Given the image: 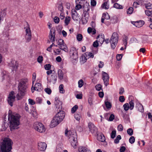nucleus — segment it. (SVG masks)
Listing matches in <instances>:
<instances>
[{
    "instance_id": "obj_1",
    "label": "nucleus",
    "mask_w": 152,
    "mask_h": 152,
    "mask_svg": "<svg viewBox=\"0 0 152 152\" xmlns=\"http://www.w3.org/2000/svg\"><path fill=\"white\" fill-rule=\"evenodd\" d=\"M20 116L18 114H12L10 110L8 115V120L10 124V129L11 131L17 129L18 126L20 124Z\"/></svg>"
},
{
    "instance_id": "obj_2",
    "label": "nucleus",
    "mask_w": 152,
    "mask_h": 152,
    "mask_svg": "<svg viewBox=\"0 0 152 152\" xmlns=\"http://www.w3.org/2000/svg\"><path fill=\"white\" fill-rule=\"evenodd\" d=\"M13 142L9 138H5L0 144V152H10Z\"/></svg>"
},
{
    "instance_id": "obj_3",
    "label": "nucleus",
    "mask_w": 152,
    "mask_h": 152,
    "mask_svg": "<svg viewBox=\"0 0 152 152\" xmlns=\"http://www.w3.org/2000/svg\"><path fill=\"white\" fill-rule=\"evenodd\" d=\"M18 92L16 97L18 100L21 99L25 95L27 88L26 81L24 80H21L19 83L18 86Z\"/></svg>"
},
{
    "instance_id": "obj_4",
    "label": "nucleus",
    "mask_w": 152,
    "mask_h": 152,
    "mask_svg": "<svg viewBox=\"0 0 152 152\" xmlns=\"http://www.w3.org/2000/svg\"><path fill=\"white\" fill-rule=\"evenodd\" d=\"M65 134L66 136L69 137V139L71 142V145L74 148L77 147V135L76 132L71 131H68L66 130L65 132Z\"/></svg>"
},
{
    "instance_id": "obj_5",
    "label": "nucleus",
    "mask_w": 152,
    "mask_h": 152,
    "mask_svg": "<svg viewBox=\"0 0 152 152\" xmlns=\"http://www.w3.org/2000/svg\"><path fill=\"white\" fill-rule=\"evenodd\" d=\"M65 116L64 112L61 111L58 112L51 121V124L50 125L52 127H54L57 126L62 121Z\"/></svg>"
},
{
    "instance_id": "obj_6",
    "label": "nucleus",
    "mask_w": 152,
    "mask_h": 152,
    "mask_svg": "<svg viewBox=\"0 0 152 152\" xmlns=\"http://www.w3.org/2000/svg\"><path fill=\"white\" fill-rule=\"evenodd\" d=\"M118 40V34L116 32L113 33L110 39V42L111 44V47L113 49L115 48Z\"/></svg>"
},
{
    "instance_id": "obj_7",
    "label": "nucleus",
    "mask_w": 152,
    "mask_h": 152,
    "mask_svg": "<svg viewBox=\"0 0 152 152\" xmlns=\"http://www.w3.org/2000/svg\"><path fill=\"white\" fill-rule=\"evenodd\" d=\"M34 128L36 130L40 133L45 132V130L44 125L41 123L36 122L34 124Z\"/></svg>"
},
{
    "instance_id": "obj_8",
    "label": "nucleus",
    "mask_w": 152,
    "mask_h": 152,
    "mask_svg": "<svg viewBox=\"0 0 152 152\" xmlns=\"http://www.w3.org/2000/svg\"><path fill=\"white\" fill-rule=\"evenodd\" d=\"M27 26L24 28L26 32L25 37L27 41L29 42L31 39V34L30 29L29 27V26L28 23H27Z\"/></svg>"
},
{
    "instance_id": "obj_9",
    "label": "nucleus",
    "mask_w": 152,
    "mask_h": 152,
    "mask_svg": "<svg viewBox=\"0 0 152 152\" xmlns=\"http://www.w3.org/2000/svg\"><path fill=\"white\" fill-rule=\"evenodd\" d=\"M15 98L14 92L13 91H11L9 94L7 100L9 104L11 107L13 105V103L15 100Z\"/></svg>"
},
{
    "instance_id": "obj_10",
    "label": "nucleus",
    "mask_w": 152,
    "mask_h": 152,
    "mask_svg": "<svg viewBox=\"0 0 152 152\" xmlns=\"http://www.w3.org/2000/svg\"><path fill=\"white\" fill-rule=\"evenodd\" d=\"M90 6L88 3L86 2L83 4V10L84 14V17H87L88 16V11L90 10Z\"/></svg>"
},
{
    "instance_id": "obj_11",
    "label": "nucleus",
    "mask_w": 152,
    "mask_h": 152,
    "mask_svg": "<svg viewBox=\"0 0 152 152\" xmlns=\"http://www.w3.org/2000/svg\"><path fill=\"white\" fill-rule=\"evenodd\" d=\"M46 144L44 142H39L38 143V149L40 151H45L47 148Z\"/></svg>"
},
{
    "instance_id": "obj_12",
    "label": "nucleus",
    "mask_w": 152,
    "mask_h": 152,
    "mask_svg": "<svg viewBox=\"0 0 152 152\" xmlns=\"http://www.w3.org/2000/svg\"><path fill=\"white\" fill-rule=\"evenodd\" d=\"M102 79L104 85L107 86L109 84V77L108 74L104 72H102Z\"/></svg>"
},
{
    "instance_id": "obj_13",
    "label": "nucleus",
    "mask_w": 152,
    "mask_h": 152,
    "mask_svg": "<svg viewBox=\"0 0 152 152\" xmlns=\"http://www.w3.org/2000/svg\"><path fill=\"white\" fill-rule=\"evenodd\" d=\"M31 91L32 93L34 92V90L37 91H40L42 90V87L41 85L39 83H36L34 85V87H32L31 88Z\"/></svg>"
},
{
    "instance_id": "obj_14",
    "label": "nucleus",
    "mask_w": 152,
    "mask_h": 152,
    "mask_svg": "<svg viewBox=\"0 0 152 152\" xmlns=\"http://www.w3.org/2000/svg\"><path fill=\"white\" fill-rule=\"evenodd\" d=\"M88 127L90 131L92 133H96L97 132V129L93 123H89L88 124Z\"/></svg>"
},
{
    "instance_id": "obj_15",
    "label": "nucleus",
    "mask_w": 152,
    "mask_h": 152,
    "mask_svg": "<svg viewBox=\"0 0 152 152\" xmlns=\"http://www.w3.org/2000/svg\"><path fill=\"white\" fill-rule=\"evenodd\" d=\"M54 103L57 108L59 110L61 109L62 102L59 100L58 97H56L55 98Z\"/></svg>"
},
{
    "instance_id": "obj_16",
    "label": "nucleus",
    "mask_w": 152,
    "mask_h": 152,
    "mask_svg": "<svg viewBox=\"0 0 152 152\" xmlns=\"http://www.w3.org/2000/svg\"><path fill=\"white\" fill-rule=\"evenodd\" d=\"M9 66L10 67H12V70H16L18 66V64L17 61L15 60H12L9 64Z\"/></svg>"
},
{
    "instance_id": "obj_17",
    "label": "nucleus",
    "mask_w": 152,
    "mask_h": 152,
    "mask_svg": "<svg viewBox=\"0 0 152 152\" xmlns=\"http://www.w3.org/2000/svg\"><path fill=\"white\" fill-rule=\"evenodd\" d=\"M133 97L132 96H130L129 97V109L130 110H132L134 108V101L132 99Z\"/></svg>"
},
{
    "instance_id": "obj_18",
    "label": "nucleus",
    "mask_w": 152,
    "mask_h": 152,
    "mask_svg": "<svg viewBox=\"0 0 152 152\" xmlns=\"http://www.w3.org/2000/svg\"><path fill=\"white\" fill-rule=\"evenodd\" d=\"M88 56L86 55V54L82 55L80 58V62L82 64H83L86 62L87 60Z\"/></svg>"
},
{
    "instance_id": "obj_19",
    "label": "nucleus",
    "mask_w": 152,
    "mask_h": 152,
    "mask_svg": "<svg viewBox=\"0 0 152 152\" xmlns=\"http://www.w3.org/2000/svg\"><path fill=\"white\" fill-rule=\"evenodd\" d=\"M57 77L56 74L53 73L52 75H51V79L49 82H52L53 84H55L56 81Z\"/></svg>"
},
{
    "instance_id": "obj_20",
    "label": "nucleus",
    "mask_w": 152,
    "mask_h": 152,
    "mask_svg": "<svg viewBox=\"0 0 152 152\" xmlns=\"http://www.w3.org/2000/svg\"><path fill=\"white\" fill-rule=\"evenodd\" d=\"M55 31L52 33V30L51 29L50 31V34H49V37L50 40H52V42H53L55 41Z\"/></svg>"
},
{
    "instance_id": "obj_21",
    "label": "nucleus",
    "mask_w": 152,
    "mask_h": 152,
    "mask_svg": "<svg viewBox=\"0 0 152 152\" xmlns=\"http://www.w3.org/2000/svg\"><path fill=\"white\" fill-rule=\"evenodd\" d=\"M70 57L71 58L73 59L74 60L76 61L78 59V52L77 50L76 51V54H75L74 53H73L72 54H70Z\"/></svg>"
},
{
    "instance_id": "obj_22",
    "label": "nucleus",
    "mask_w": 152,
    "mask_h": 152,
    "mask_svg": "<svg viewBox=\"0 0 152 152\" xmlns=\"http://www.w3.org/2000/svg\"><path fill=\"white\" fill-rule=\"evenodd\" d=\"M99 38V42L101 44H102L104 41V35H101L100 36L99 35H98L96 37V39L98 40Z\"/></svg>"
},
{
    "instance_id": "obj_23",
    "label": "nucleus",
    "mask_w": 152,
    "mask_h": 152,
    "mask_svg": "<svg viewBox=\"0 0 152 152\" xmlns=\"http://www.w3.org/2000/svg\"><path fill=\"white\" fill-rule=\"evenodd\" d=\"M58 78L59 79L61 80L63 78L64 73L61 69H58Z\"/></svg>"
},
{
    "instance_id": "obj_24",
    "label": "nucleus",
    "mask_w": 152,
    "mask_h": 152,
    "mask_svg": "<svg viewBox=\"0 0 152 152\" xmlns=\"http://www.w3.org/2000/svg\"><path fill=\"white\" fill-rule=\"evenodd\" d=\"M58 48L65 52H68L69 51L68 48L66 45L65 43L63 44L62 46H60V47H58Z\"/></svg>"
},
{
    "instance_id": "obj_25",
    "label": "nucleus",
    "mask_w": 152,
    "mask_h": 152,
    "mask_svg": "<svg viewBox=\"0 0 152 152\" xmlns=\"http://www.w3.org/2000/svg\"><path fill=\"white\" fill-rule=\"evenodd\" d=\"M143 1L142 0H138V2H134L133 4V6L134 7L136 8L137 7V5L139 4H142Z\"/></svg>"
},
{
    "instance_id": "obj_26",
    "label": "nucleus",
    "mask_w": 152,
    "mask_h": 152,
    "mask_svg": "<svg viewBox=\"0 0 152 152\" xmlns=\"http://www.w3.org/2000/svg\"><path fill=\"white\" fill-rule=\"evenodd\" d=\"M128 39V37L125 35H124L123 38V44L125 46L124 49H126L127 44V41Z\"/></svg>"
},
{
    "instance_id": "obj_27",
    "label": "nucleus",
    "mask_w": 152,
    "mask_h": 152,
    "mask_svg": "<svg viewBox=\"0 0 152 152\" xmlns=\"http://www.w3.org/2000/svg\"><path fill=\"white\" fill-rule=\"evenodd\" d=\"M137 107L138 110L140 112L142 113L144 112V108L142 105L140 103L137 104Z\"/></svg>"
},
{
    "instance_id": "obj_28",
    "label": "nucleus",
    "mask_w": 152,
    "mask_h": 152,
    "mask_svg": "<svg viewBox=\"0 0 152 152\" xmlns=\"http://www.w3.org/2000/svg\"><path fill=\"white\" fill-rule=\"evenodd\" d=\"M102 7L103 9H107L109 8V5L108 4V2L105 1L104 3L102 4Z\"/></svg>"
},
{
    "instance_id": "obj_29",
    "label": "nucleus",
    "mask_w": 152,
    "mask_h": 152,
    "mask_svg": "<svg viewBox=\"0 0 152 152\" xmlns=\"http://www.w3.org/2000/svg\"><path fill=\"white\" fill-rule=\"evenodd\" d=\"M98 140L101 142H104L105 140V137L103 134H101L98 136Z\"/></svg>"
},
{
    "instance_id": "obj_30",
    "label": "nucleus",
    "mask_w": 152,
    "mask_h": 152,
    "mask_svg": "<svg viewBox=\"0 0 152 152\" xmlns=\"http://www.w3.org/2000/svg\"><path fill=\"white\" fill-rule=\"evenodd\" d=\"M78 15V13H76L75 14L74 13L72 14V18L74 21H77L78 20L79 18Z\"/></svg>"
},
{
    "instance_id": "obj_31",
    "label": "nucleus",
    "mask_w": 152,
    "mask_h": 152,
    "mask_svg": "<svg viewBox=\"0 0 152 152\" xmlns=\"http://www.w3.org/2000/svg\"><path fill=\"white\" fill-rule=\"evenodd\" d=\"M79 151V152H90V151L88 150V149L85 147H82L80 148Z\"/></svg>"
},
{
    "instance_id": "obj_32",
    "label": "nucleus",
    "mask_w": 152,
    "mask_h": 152,
    "mask_svg": "<svg viewBox=\"0 0 152 152\" xmlns=\"http://www.w3.org/2000/svg\"><path fill=\"white\" fill-rule=\"evenodd\" d=\"M59 89L60 93L64 94V85L63 84H61L59 85Z\"/></svg>"
},
{
    "instance_id": "obj_33",
    "label": "nucleus",
    "mask_w": 152,
    "mask_h": 152,
    "mask_svg": "<svg viewBox=\"0 0 152 152\" xmlns=\"http://www.w3.org/2000/svg\"><path fill=\"white\" fill-rule=\"evenodd\" d=\"M76 51H77V50L74 47H71L70 49L69 54H73V53H74L75 54H76Z\"/></svg>"
},
{
    "instance_id": "obj_34",
    "label": "nucleus",
    "mask_w": 152,
    "mask_h": 152,
    "mask_svg": "<svg viewBox=\"0 0 152 152\" xmlns=\"http://www.w3.org/2000/svg\"><path fill=\"white\" fill-rule=\"evenodd\" d=\"M70 20V18L69 16H66L65 18L64 23L66 26L69 23Z\"/></svg>"
},
{
    "instance_id": "obj_35",
    "label": "nucleus",
    "mask_w": 152,
    "mask_h": 152,
    "mask_svg": "<svg viewBox=\"0 0 152 152\" xmlns=\"http://www.w3.org/2000/svg\"><path fill=\"white\" fill-rule=\"evenodd\" d=\"M113 7L118 9H122V6L117 3L114 4L113 6Z\"/></svg>"
},
{
    "instance_id": "obj_36",
    "label": "nucleus",
    "mask_w": 152,
    "mask_h": 152,
    "mask_svg": "<svg viewBox=\"0 0 152 152\" xmlns=\"http://www.w3.org/2000/svg\"><path fill=\"white\" fill-rule=\"evenodd\" d=\"M29 113L32 114L34 117L36 116L37 115L36 110L34 108H33L31 111H30Z\"/></svg>"
},
{
    "instance_id": "obj_37",
    "label": "nucleus",
    "mask_w": 152,
    "mask_h": 152,
    "mask_svg": "<svg viewBox=\"0 0 152 152\" xmlns=\"http://www.w3.org/2000/svg\"><path fill=\"white\" fill-rule=\"evenodd\" d=\"M105 104L107 109H110L112 105L110 102L108 101H105Z\"/></svg>"
},
{
    "instance_id": "obj_38",
    "label": "nucleus",
    "mask_w": 152,
    "mask_h": 152,
    "mask_svg": "<svg viewBox=\"0 0 152 152\" xmlns=\"http://www.w3.org/2000/svg\"><path fill=\"white\" fill-rule=\"evenodd\" d=\"M121 139V137L120 135H118L115 139L114 142L115 143L117 144L119 142V140Z\"/></svg>"
},
{
    "instance_id": "obj_39",
    "label": "nucleus",
    "mask_w": 152,
    "mask_h": 152,
    "mask_svg": "<svg viewBox=\"0 0 152 152\" xmlns=\"http://www.w3.org/2000/svg\"><path fill=\"white\" fill-rule=\"evenodd\" d=\"M123 107L125 110L127 111L129 109V104L128 103H126L123 106Z\"/></svg>"
},
{
    "instance_id": "obj_40",
    "label": "nucleus",
    "mask_w": 152,
    "mask_h": 152,
    "mask_svg": "<svg viewBox=\"0 0 152 152\" xmlns=\"http://www.w3.org/2000/svg\"><path fill=\"white\" fill-rule=\"evenodd\" d=\"M78 108V106L77 105H75L71 109V112L72 113H74L76 110Z\"/></svg>"
},
{
    "instance_id": "obj_41",
    "label": "nucleus",
    "mask_w": 152,
    "mask_h": 152,
    "mask_svg": "<svg viewBox=\"0 0 152 152\" xmlns=\"http://www.w3.org/2000/svg\"><path fill=\"white\" fill-rule=\"evenodd\" d=\"M58 10L60 11L61 12H64L63 7L62 3L59 5L58 7Z\"/></svg>"
},
{
    "instance_id": "obj_42",
    "label": "nucleus",
    "mask_w": 152,
    "mask_h": 152,
    "mask_svg": "<svg viewBox=\"0 0 152 152\" xmlns=\"http://www.w3.org/2000/svg\"><path fill=\"white\" fill-rule=\"evenodd\" d=\"M65 43L64 40L61 39H60L58 40V47H60V46H62Z\"/></svg>"
},
{
    "instance_id": "obj_43",
    "label": "nucleus",
    "mask_w": 152,
    "mask_h": 152,
    "mask_svg": "<svg viewBox=\"0 0 152 152\" xmlns=\"http://www.w3.org/2000/svg\"><path fill=\"white\" fill-rule=\"evenodd\" d=\"M133 130L132 128H129L127 130V134L130 136H132L133 134Z\"/></svg>"
},
{
    "instance_id": "obj_44",
    "label": "nucleus",
    "mask_w": 152,
    "mask_h": 152,
    "mask_svg": "<svg viewBox=\"0 0 152 152\" xmlns=\"http://www.w3.org/2000/svg\"><path fill=\"white\" fill-rule=\"evenodd\" d=\"M83 37L82 35L81 34H78L77 36V39L78 41H80L82 39Z\"/></svg>"
},
{
    "instance_id": "obj_45",
    "label": "nucleus",
    "mask_w": 152,
    "mask_h": 152,
    "mask_svg": "<svg viewBox=\"0 0 152 152\" xmlns=\"http://www.w3.org/2000/svg\"><path fill=\"white\" fill-rule=\"evenodd\" d=\"M86 55L87 56H88V58H93L94 57V54L91 52H86Z\"/></svg>"
},
{
    "instance_id": "obj_46",
    "label": "nucleus",
    "mask_w": 152,
    "mask_h": 152,
    "mask_svg": "<svg viewBox=\"0 0 152 152\" xmlns=\"http://www.w3.org/2000/svg\"><path fill=\"white\" fill-rule=\"evenodd\" d=\"M103 17L106 20L109 19L110 18L109 15L108 13H103L102 14Z\"/></svg>"
},
{
    "instance_id": "obj_47",
    "label": "nucleus",
    "mask_w": 152,
    "mask_h": 152,
    "mask_svg": "<svg viewBox=\"0 0 152 152\" xmlns=\"http://www.w3.org/2000/svg\"><path fill=\"white\" fill-rule=\"evenodd\" d=\"M83 80L82 79L80 80L78 82V87L80 88H81L83 86Z\"/></svg>"
},
{
    "instance_id": "obj_48",
    "label": "nucleus",
    "mask_w": 152,
    "mask_h": 152,
    "mask_svg": "<svg viewBox=\"0 0 152 152\" xmlns=\"http://www.w3.org/2000/svg\"><path fill=\"white\" fill-rule=\"evenodd\" d=\"M135 140L134 137V136H131L129 139V141L130 143L131 144L133 143Z\"/></svg>"
},
{
    "instance_id": "obj_49",
    "label": "nucleus",
    "mask_w": 152,
    "mask_h": 152,
    "mask_svg": "<svg viewBox=\"0 0 152 152\" xmlns=\"http://www.w3.org/2000/svg\"><path fill=\"white\" fill-rule=\"evenodd\" d=\"M116 131L115 130H113L111 133V137L113 139L114 138L115 136L116 135Z\"/></svg>"
},
{
    "instance_id": "obj_50",
    "label": "nucleus",
    "mask_w": 152,
    "mask_h": 152,
    "mask_svg": "<svg viewBox=\"0 0 152 152\" xmlns=\"http://www.w3.org/2000/svg\"><path fill=\"white\" fill-rule=\"evenodd\" d=\"M95 88L98 91H100L101 90H102V86L100 84H98L96 85V86Z\"/></svg>"
},
{
    "instance_id": "obj_51",
    "label": "nucleus",
    "mask_w": 152,
    "mask_h": 152,
    "mask_svg": "<svg viewBox=\"0 0 152 152\" xmlns=\"http://www.w3.org/2000/svg\"><path fill=\"white\" fill-rule=\"evenodd\" d=\"M51 66L50 64H46L44 66L45 69L46 70H49L51 68Z\"/></svg>"
},
{
    "instance_id": "obj_52",
    "label": "nucleus",
    "mask_w": 152,
    "mask_h": 152,
    "mask_svg": "<svg viewBox=\"0 0 152 152\" xmlns=\"http://www.w3.org/2000/svg\"><path fill=\"white\" fill-rule=\"evenodd\" d=\"M145 12L147 15L149 16H151V14H152V11H150L149 10H146L145 11Z\"/></svg>"
},
{
    "instance_id": "obj_53",
    "label": "nucleus",
    "mask_w": 152,
    "mask_h": 152,
    "mask_svg": "<svg viewBox=\"0 0 152 152\" xmlns=\"http://www.w3.org/2000/svg\"><path fill=\"white\" fill-rule=\"evenodd\" d=\"M45 91L48 94H50L52 92L51 90L49 88H47L45 89Z\"/></svg>"
},
{
    "instance_id": "obj_54",
    "label": "nucleus",
    "mask_w": 152,
    "mask_h": 152,
    "mask_svg": "<svg viewBox=\"0 0 152 152\" xmlns=\"http://www.w3.org/2000/svg\"><path fill=\"white\" fill-rule=\"evenodd\" d=\"M133 10V8L132 7H130L129 8L127 11V13L128 14H131L132 13Z\"/></svg>"
},
{
    "instance_id": "obj_55",
    "label": "nucleus",
    "mask_w": 152,
    "mask_h": 152,
    "mask_svg": "<svg viewBox=\"0 0 152 152\" xmlns=\"http://www.w3.org/2000/svg\"><path fill=\"white\" fill-rule=\"evenodd\" d=\"M145 7L148 9H150L152 8V4L150 3H148L145 4Z\"/></svg>"
},
{
    "instance_id": "obj_56",
    "label": "nucleus",
    "mask_w": 152,
    "mask_h": 152,
    "mask_svg": "<svg viewBox=\"0 0 152 152\" xmlns=\"http://www.w3.org/2000/svg\"><path fill=\"white\" fill-rule=\"evenodd\" d=\"M43 58L42 56H39L37 58V60L39 63H41L43 61Z\"/></svg>"
},
{
    "instance_id": "obj_57",
    "label": "nucleus",
    "mask_w": 152,
    "mask_h": 152,
    "mask_svg": "<svg viewBox=\"0 0 152 152\" xmlns=\"http://www.w3.org/2000/svg\"><path fill=\"white\" fill-rule=\"evenodd\" d=\"M59 18L58 17H55L54 18V22L56 23H58L59 22Z\"/></svg>"
},
{
    "instance_id": "obj_58",
    "label": "nucleus",
    "mask_w": 152,
    "mask_h": 152,
    "mask_svg": "<svg viewBox=\"0 0 152 152\" xmlns=\"http://www.w3.org/2000/svg\"><path fill=\"white\" fill-rule=\"evenodd\" d=\"M75 118L77 121H79L80 120V116L79 114H75Z\"/></svg>"
},
{
    "instance_id": "obj_59",
    "label": "nucleus",
    "mask_w": 152,
    "mask_h": 152,
    "mask_svg": "<svg viewBox=\"0 0 152 152\" xmlns=\"http://www.w3.org/2000/svg\"><path fill=\"white\" fill-rule=\"evenodd\" d=\"M36 101L37 103L41 104L42 102V100L41 98L38 97L36 98Z\"/></svg>"
},
{
    "instance_id": "obj_60",
    "label": "nucleus",
    "mask_w": 152,
    "mask_h": 152,
    "mask_svg": "<svg viewBox=\"0 0 152 152\" xmlns=\"http://www.w3.org/2000/svg\"><path fill=\"white\" fill-rule=\"evenodd\" d=\"M122 54H118L116 56V59L118 61H120L122 58Z\"/></svg>"
},
{
    "instance_id": "obj_61",
    "label": "nucleus",
    "mask_w": 152,
    "mask_h": 152,
    "mask_svg": "<svg viewBox=\"0 0 152 152\" xmlns=\"http://www.w3.org/2000/svg\"><path fill=\"white\" fill-rule=\"evenodd\" d=\"M8 126V125L7 124H6V123H4V124H2V127L3 128V130L5 131L7 128Z\"/></svg>"
},
{
    "instance_id": "obj_62",
    "label": "nucleus",
    "mask_w": 152,
    "mask_h": 152,
    "mask_svg": "<svg viewBox=\"0 0 152 152\" xmlns=\"http://www.w3.org/2000/svg\"><path fill=\"white\" fill-rule=\"evenodd\" d=\"M118 131H122L123 130V127L121 124H119L118 126Z\"/></svg>"
},
{
    "instance_id": "obj_63",
    "label": "nucleus",
    "mask_w": 152,
    "mask_h": 152,
    "mask_svg": "<svg viewBox=\"0 0 152 152\" xmlns=\"http://www.w3.org/2000/svg\"><path fill=\"white\" fill-rule=\"evenodd\" d=\"M119 100L121 102H124L125 100L124 97L123 96H120L119 97Z\"/></svg>"
},
{
    "instance_id": "obj_64",
    "label": "nucleus",
    "mask_w": 152,
    "mask_h": 152,
    "mask_svg": "<svg viewBox=\"0 0 152 152\" xmlns=\"http://www.w3.org/2000/svg\"><path fill=\"white\" fill-rule=\"evenodd\" d=\"M99 45V43L97 40H96L93 43V46L94 47L96 48L98 47Z\"/></svg>"
}]
</instances>
